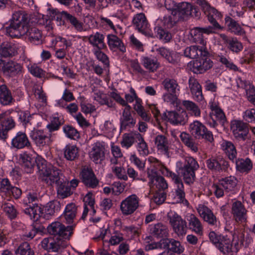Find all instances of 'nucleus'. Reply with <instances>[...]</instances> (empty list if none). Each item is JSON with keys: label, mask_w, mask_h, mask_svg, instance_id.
<instances>
[{"label": "nucleus", "mask_w": 255, "mask_h": 255, "mask_svg": "<svg viewBox=\"0 0 255 255\" xmlns=\"http://www.w3.org/2000/svg\"><path fill=\"white\" fill-rule=\"evenodd\" d=\"M37 167L42 179L47 185L54 186L63 182L64 176L59 169L50 163H47L44 159H39Z\"/></svg>", "instance_id": "nucleus-1"}, {"label": "nucleus", "mask_w": 255, "mask_h": 255, "mask_svg": "<svg viewBox=\"0 0 255 255\" xmlns=\"http://www.w3.org/2000/svg\"><path fill=\"white\" fill-rule=\"evenodd\" d=\"M29 17L27 13L23 11H15L9 21V26L6 27V33L11 37L18 36L28 26Z\"/></svg>", "instance_id": "nucleus-2"}, {"label": "nucleus", "mask_w": 255, "mask_h": 255, "mask_svg": "<svg viewBox=\"0 0 255 255\" xmlns=\"http://www.w3.org/2000/svg\"><path fill=\"white\" fill-rule=\"evenodd\" d=\"M207 16L208 20L212 25L205 27H194L192 29L191 33L194 41L196 43L200 44L203 46L205 45L206 44V42L203 38V34H210L215 33V30L217 29H221L222 28L220 25L217 22L216 19L219 18L218 17L211 16V14H207Z\"/></svg>", "instance_id": "nucleus-3"}, {"label": "nucleus", "mask_w": 255, "mask_h": 255, "mask_svg": "<svg viewBox=\"0 0 255 255\" xmlns=\"http://www.w3.org/2000/svg\"><path fill=\"white\" fill-rule=\"evenodd\" d=\"M162 172L167 177L170 178L175 185L174 199L176 203H180L187 206L188 202L185 199L184 185L181 178L178 174L168 170L166 168L161 166Z\"/></svg>", "instance_id": "nucleus-4"}, {"label": "nucleus", "mask_w": 255, "mask_h": 255, "mask_svg": "<svg viewBox=\"0 0 255 255\" xmlns=\"http://www.w3.org/2000/svg\"><path fill=\"white\" fill-rule=\"evenodd\" d=\"M198 168L199 165L195 159L191 157H186L183 166L179 168V172L186 184H190L194 182L195 171Z\"/></svg>", "instance_id": "nucleus-5"}, {"label": "nucleus", "mask_w": 255, "mask_h": 255, "mask_svg": "<svg viewBox=\"0 0 255 255\" xmlns=\"http://www.w3.org/2000/svg\"><path fill=\"white\" fill-rule=\"evenodd\" d=\"M189 130L191 134L196 139H204L210 142L214 141L212 132L199 121H195L191 123Z\"/></svg>", "instance_id": "nucleus-6"}, {"label": "nucleus", "mask_w": 255, "mask_h": 255, "mask_svg": "<svg viewBox=\"0 0 255 255\" xmlns=\"http://www.w3.org/2000/svg\"><path fill=\"white\" fill-rule=\"evenodd\" d=\"M216 247L224 254L237 253L239 250L238 238L235 233L233 234L232 240L227 235L223 236Z\"/></svg>", "instance_id": "nucleus-7"}, {"label": "nucleus", "mask_w": 255, "mask_h": 255, "mask_svg": "<svg viewBox=\"0 0 255 255\" xmlns=\"http://www.w3.org/2000/svg\"><path fill=\"white\" fill-rule=\"evenodd\" d=\"M169 223L173 231L178 236L185 235L187 232V223L176 212L170 211L167 215Z\"/></svg>", "instance_id": "nucleus-8"}, {"label": "nucleus", "mask_w": 255, "mask_h": 255, "mask_svg": "<svg viewBox=\"0 0 255 255\" xmlns=\"http://www.w3.org/2000/svg\"><path fill=\"white\" fill-rule=\"evenodd\" d=\"M172 13L177 16L181 20L186 19L189 16L198 17L200 12L191 3L187 2H181L177 3L175 10Z\"/></svg>", "instance_id": "nucleus-9"}, {"label": "nucleus", "mask_w": 255, "mask_h": 255, "mask_svg": "<svg viewBox=\"0 0 255 255\" xmlns=\"http://www.w3.org/2000/svg\"><path fill=\"white\" fill-rule=\"evenodd\" d=\"M47 230L49 234L53 235L55 238L68 239L72 234V227H65L64 225L59 222H55L49 225Z\"/></svg>", "instance_id": "nucleus-10"}, {"label": "nucleus", "mask_w": 255, "mask_h": 255, "mask_svg": "<svg viewBox=\"0 0 255 255\" xmlns=\"http://www.w3.org/2000/svg\"><path fill=\"white\" fill-rule=\"evenodd\" d=\"M162 118L173 125H184L188 121V115L185 111L164 112Z\"/></svg>", "instance_id": "nucleus-11"}, {"label": "nucleus", "mask_w": 255, "mask_h": 255, "mask_svg": "<svg viewBox=\"0 0 255 255\" xmlns=\"http://www.w3.org/2000/svg\"><path fill=\"white\" fill-rule=\"evenodd\" d=\"M132 22L133 26L139 32L146 36H152L149 24L144 13H139L135 14L132 18Z\"/></svg>", "instance_id": "nucleus-12"}, {"label": "nucleus", "mask_w": 255, "mask_h": 255, "mask_svg": "<svg viewBox=\"0 0 255 255\" xmlns=\"http://www.w3.org/2000/svg\"><path fill=\"white\" fill-rule=\"evenodd\" d=\"M139 206V198L135 194L127 197L121 203L120 209L124 215L132 214Z\"/></svg>", "instance_id": "nucleus-13"}, {"label": "nucleus", "mask_w": 255, "mask_h": 255, "mask_svg": "<svg viewBox=\"0 0 255 255\" xmlns=\"http://www.w3.org/2000/svg\"><path fill=\"white\" fill-rule=\"evenodd\" d=\"M247 210L241 201L234 202L232 206L231 213L234 220L239 224H244L247 222Z\"/></svg>", "instance_id": "nucleus-14"}, {"label": "nucleus", "mask_w": 255, "mask_h": 255, "mask_svg": "<svg viewBox=\"0 0 255 255\" xmlns=\"http://www.w3.org/2000/svg\"><path fill=\"white\" fill-rule=\"evenodd\" d=\"M30 136L34 143L39 147L49 145L52 141L50 134H48L43 130L35 128L31 130Z\"/></svg>", "instance_id": "nucleus-15"}, {"label": "nucleus", "mask_w": 255, "mask_h": 255, "mask_svg": "<svg viewBox=\"0 0 255 255\" xmlns=\"http://www.w3.org/2000/svg\"><path fill=\"white\" fill-rule=\"evenodd\" d=\"M206 164L209 169L217 172L226 171L229 166L228 161L221 156L211 157L206 160Z\"/></svg>", "instance_id": "nucleus-16"}, {"label": "nucleus", "mask_w": 255, "mask_h": 255, "mask_svg": "<svg viewBox=\"0 0 255 255\" xmlns=\"http://www.w3.org/2000/svg\"><path fill=\"white\" fill-rule=\"evenodd\" d=\"M231 129L236 138L243 140L246 139L249 132L247 124L241 121H233L231 124Z\"/></svg>", "instance_id": "nucleus-17"}, {"label": "nucleus", "mask_w": 255, "mask_h": 255, "mask_svg": "<svg viewBox=\"0 0 255 255\" xmlns=\"http://www.w3.org/2000/svg\"><path fill=\"white\" fill-rule=\"evenodd\" d=\"M82 181L85 185L91 188H96L99 180L91 167L84 166L81 172Z\"/></svg>", "instance_id": "nucleus-18"}, {"label": "nucleus", "mask_w": 255, "mask_h": 255, "mask_svg": "<svg viewBox=\"0 0 255 255\" xmlns=\"http://www.w3.org/2000/svg\"><path fill=\"white\" fill-rule=\"evenodd\" d=\"M131 107L127 105L123 110L122 116L120 119V128L121 130L133 128L136 123L131 114Z\"/></svg>", "instance_id": "nucleus-19"}, {"label": "nucleus", "mask_w": 255, "mask_h": 255, "mask_svg": "<svg viewBox=\"0 0 255 255\" xmlns=\"http://www.w3.org/2000/svg\"><path fill=\"white\" fill-rule=\"evenodd\" d=\"M212 61L207 56H201V58L194 61L192 71L196 74L203 73L213 66Z\"/></svg>", "instance_id": "nucleus-20"}, {"label": "nucleus", "mask_w": 255, "mask_h": 255, "mask_svg": "<svg viewBox=\"0 0 255 255\" xmlns=\"http://www.w3.org/2000/svg\"><path fill=\"white\" fill-rule=\"evenodd\" d=\"M103 142L97 141L95 143L91 151L89 156L91 159L96 164H100L105 159V146Z\"/></svg>", "instance_id": "nucleus-21"}, {"label": "nucleus", "mask_w": 255, "mask_h": 255, "mask_svg": "<svg viewBox=\"0 0 255 255\" xmlns=\"http://www.w3.org/2000/svg\"><path fill=\"white\" fill-rule=\"evenodd\" d=\"M197 210L204 222L211 226L217 225V218L209 208L205 205L200 204L198 206Z\"/></svg>", "instance_id": "nucleus-22"}, {"label": "nucleus", "mask_w": 255, "mask_h": 255, "mask_svg": "<svg viewBox=\"0 0 255 255\" xmlns=\"http://www.w3.org/2000/svg\"><path fill=\"white\" fill-rule=\"evenodd\" d=\"M224 44L227 49L235 53H239L243 49V45L236 37H228L224 34H220Z\"/></svg>", "instance_id": "nucleus-23"}, {"label": "nucleus", "mask_w": 255, "mask_h": 255, "mask_svg": "<svg viewBox=\"0 0 255 255\" xmlns=\"http://www.w3.org/2000/svg\"><path fill=\"white\" fill-rule=\"evenodd\" d=\"M148 229L150 234L158 239L166 238L169 235L168 227L161 222L149 225Z\"/></svg>", "instance_id": "nucleus-24"}, {"label": "nucleus", "mask_w": 255, "mask_h": 255, "mask_svg": "<svg viewBox=\"0 0 255 255\" xmlns=\"http://www.w3.org/2000/svg\"><path fill=\"white\" fill-rule=\"evenodd\" d=\"M41 158H38L36 160L31 155L24 152L19 155V162L24 171L27 173H32L34 170L35 164H37V161Z\"/></svg>", "instance_id": "nucleus-25"}, {"label": "nucleus", "mask_w": 255, "mask_h": 255, "mask_svg": "<svg viewBox=\"0 0 255 255\" xmlns=\"http://www.w3.org/2000/svg\"><path fill=\"white\" fill-rule=\"evenodd\" d=\"M22 69V67L20 64L10 60L3 63L1 71L6 76L12 77L19 74Z\"/></svg>", "instance_id": "nucleus-26"}, {"label": "nucleus", "mask_w": 255, "mask_h": 255, "mask_svg": "<svg viewBox=\"0 0 255 255\" xmlns=\"http://www.w3.org/2000/svg\"><path fill=\"white\" fill-rule=\"evenodd\" d=\"M19 34L26 35L30 42L33 44H38L41 43L42 32L35 27H30L27 26L25 29H22Z\"/></svg>", "instance_id": "nucleus-27"}, {"label": "nucleus", "mask_w": 255, "mask_h": 255, "mask_svg": "<svg viewBox=\"0 0 255 255\" xmlns=\"http://www.w3.org/2000/svg\"><path fill=\"white\" fill-rule=\"evenodd\" d=\"M188 83L189 88L193 98L198 102L203 101L204 97L202 94V87L197 80L194 77H191L188 80Z\"/></svg>", "instance_id": "nucleus-28"}, {"label": "nucleus", "mask_w": 255, "mask_h": 255, "mask_svg": "<svg viewBox=\"0 0 255 255\" xmlns=\"http://www.w3.org/2000/svg\"><path fill=\"white\" fill-rule=\"evenodd\" d=\"M11 147L17 149L28 147L31 144L25 133L18 132L11 140Z\"/></svg>", "instance_id": "nucleus-29"}, {"label": "nucleus", "mask_w": 255, "mask_h": 255, "mask_svg": "<svg viewBox=\"0 0 255 255\" xmlns=\"http://www.w3.org/2000/svg\"><path fill=\"white\" fill-rule=\"evenodd\" d=\"M60 203L57 201H53L49 202L46 204L44 210L41 208V214L40 218H42L45 220L50 219L53 216L55 212L60 210Z\"/></svg>", "instance_id": "nucleus-30"}, {"label": "nucleus", "mask_w": 255, "mask_h": 255, "mask_svg": "<svg viewBox=\"0 0 255 255\" xmlns=\"http://www.w3.org/2000/svg\"><path fill=\"white\" fill-rule=\"evenodd\" d=\"M155 145L160 153L169 156V142L165 135L158 134L154 139Z\"/></svg>", "instance_id": "nucleus-31"}, {"label": "nucleus", "mask_w": 255, "mask_h": 255, "mask_svg": "<svg viewBox=\"0 0 255 255\" xmlns=\"http://www.w3.org/2000/svg\"><path fill=\"white\" fill-rule=\"evenodd\" d=\"M148 174L149 186L152 188H156L159 190H164L168 188V184L165 179L161 176L157 175L156 173L152 175Z\"/></svg>", "instance_id": "nucleus-32"}, {"label": "nucleus", "mask_w": 255, "mask_h": 255, "mask_svg": "<svg viewBox=\"0 0 255 255\" xmlns=\"http://www.w3.org/2000/svg\"><path fill=\"white\" fill-rule=\"evenodd\" d=\"M93 98L100 105H106L108 108L112 110H115L116 108V103L102 91H95L94 94Z\"/></svg>", "instance_id": "nucleus-33"}, {"label": "nucleus", "mask_w": 255, "mask_h": 255, "mask_svg": "<svg viewBox=\"0 0 255 255\" xmlns=\"http://www.w3.org/2000/svg\"><path fill=\"white\" fill-rule=\"evenodd\" d=\"M14 101L11 91L4 84L0 85V104L3 106H10Z\"/></svg>", "instance_id": "nucleus-34"}, {"label": "nucleus", "mask_w": 255, "mask_h": 255, "mask_svg": "<svg viewBox=\"0 0 255 255\" xmlns=\"http://www.w3.org/2000/svg\"><path fill=\"white\" fill-rule=\"evenodd\" d=\"M17 53L16 45L11 42L5 41L0 44V55L3 57H12Z\"/></svg>", "instance_id": "nucleus-35"}, {"label": "nucleus", "mask_w": 255, "mask_h": 255, "mask_svg": "<svg viewBox=\"0 0 255 255\" xmlns=\"http://www.w3.org/2000/svg\"><path fill=\"white\" fill-rule=\"evenodd\" d=\"M199 48L196 46H191L186 48L184 51L185 56L191 59L197 58L199 56H207L208 54V51L204 48L205 45Z\"/></svg>", "instance_id": "nucleus-36"}, {"label": "nucleus", "mask_w": 255, "mask_h": 255, "mask_svg": "<svg viewBox=\"0 0 255 255\" xmlns=\"http://www.w3.org/2000/svg\"><path fill=\"white\" fill-rule=\"evenodd\" d=\"M225 24L231 32L237 35H243L245 31L241 26L233 18L229 16L225 18Z\"/></svg>", "instance_id": "nucleus-37"}, {"label": "nucleus", "mask_w": 255, "mask_h": 255, "mask_svg": "<svg viewBox=\"0 0 255 255\" xmlns=\"http://www.w3.org/2000/svg\"><path fill=\"white\" fill-rule=\"evenodd\" d=\"M221 148L229 159L234 162L237 158V152L234 144L230 141L223 140L221 144Z\"/></svg>", "instance_id": "nucleus-38"}, {"label": "nucleus", "mask_w": 255, "mask_h": 255, "mask_svg": "<svg viewBox=\"0 0 255 255\" xmlns=\"http://www.w3.org/2000/svg\"><path fill=\"white\" fill-rule=\"evenodd\" d=\"M0 123L2 129L6 131L12 129L15 126L14 120L10 116L8 111L2 112L1 113Z\"/></svg>", "instance_id": "nucleus-39"}, {"label": "nucleus", "mask_w": 255, "mask_h": 255, "mask_svg": "<svg viewBox=\"0 0 255 255\" xmlns=\"http://www.w3.org/2000/svg\"><path fill=\"white\" fill-rule=\"evenodd\" d=\"M88 39L94 48L103 49L106 46L104 43V36L100 32H97L89 35Z\"/></svg>", "instance_id": "nucleus-40"}, {"label": "nucleus", "mask_w": 255, "mask_h": 255, "mask_svg": "<svg viewBox=\"0 0 255 255\" xmlns=\"http://www.w3.org/2000/svg\"><path fill=\"white\" fill-rule=\"evenodd\" d=\"M190 229L196 233L201 236L203 234V227L200 220L194 214H190L188 219Z\"/></svg>", "instance_id": "nucleus-41"}, {"label": "nucleus", "mask_w": 255, "mask_h": 255, "mask_svg": "<svg viewBox=\"0 0 255 255\" xmlns=\"http://www.w3.org/2000/svg\"><path fill=\"white\" fill-rule=\"evenodd\" d=\"M161 84L167 92L178 94L180 91V87L177 81L174 79L166 78L162 82Z\"/></svg>", "instance_id": "nucleus-42"}, {"label": "nucleus", "mask_w": 255, "mask_h": 255, "mask_svg": "<svg viewBox=\"0 0 255 255\" xmlns=\"http://www.w3.org/2000/svg\"><path fill=\"white\" fill-rule=\"evenodd\" d=\"M23 211L33 221H37L40 218L41 207L36 204H32V206L25 205Z\"/></svg>", "instance_id": "nucleus-43"}, {"label": "nucleus", "mask_w": 255, "mask_h": 255, "mask_svg": "<svg viewBox=\"0 0 255 255\" xmlns=\"http://www.w3.org/2000/svg\"><path fill=\"white\" fill-rule=\"evenodd\" d=\"M237 170L242 173H248L253 168V163L249 158H239L234 160Z\"/></svg>", "instance_id": "nucleus-44"}, {"label": "nucleus", "mask_w": 255, "mask_h": 255, "mask_svg": "<svg viewBox=\"0 0 255 255\" xmlns=\"http://www.w3.org/2000/svg\"><path fill=\"white\" fill-rule=\"evenodd\" d=\"M108 44L111 50L119 49L121 51H126V47L120 38L114 34L108 35Z\"/></svg>", "instance_id": "nucleus-45"}, {"label": "nucleus", "mask_w": 255, "mask_h": 255, "mask_svg": "<svg viewBox=\"0 0 255 255\" xmlns=\"http://www.w3.org/2000/svg\"><path fill=\"white\" fill-rule=\"evenodd\" d=\"M135 139L137 142L136 148L140 155L145 156L149 154L148 145L142 135L138 132L135 133Z\"/></svg>", "instance_id": "nucleus-46"}, {"label": "nucleus", "mask_w": 255, "mask_h": 255, "mask_svg": "<svg viewBox=\"0 0 255 255\" xmlns=\"http://www.w3.org/2000/svg\"><path fill=\"white\" fill-rule=\"evenodd\" d=\"M141 64L149 72H153L157 69L159 63L154 58L143 56L141 59Z\"/></svg>", "instance_id": "nucleus-47"}, {"label": "nucleus", "mask_w": 255, "mask_h": 255, "mask_svg": "<svg viewBox=\"0 0 255 255\" xmlns=\"http://www.w3.org/2000/svg\"><path fill=\"white\" fill-rule=\"evenodd\" d=\"M77 212V208L75 204L70 203L67 205L63 213V217L66 222L71 224L73 222Z\"/></svg>", "instance_id": "nucleus-48"}, {"label": "nucleus", "mask_w": 255, "mask_h": 255, "mask_svg": "<svg viewBox=\"0 0 255 255\" xmlns=\"http://www.w3.org/2000/svg\"><path fill=\"white\" fill-rule=\"evenodd\" d=\"M222 186H223L225 192L233 191L238 182L237 178L233 176H230L221 179L219 181Z\"/></svg>", "instance_id": "nucleus-49"}, {"label": "nucleus", "mask_w": 255, "mask_h": 255, "mask_svg": "<svg viewBox=\"0 0 255 255\" xmlns=\"http://www.w3.org/2000/svg\"><path fill=\"white\" fill-rule=\"evenodd\" d=\"M55 186L57 187V193L59 197L64 199L69 196L73 193V191L69 185L68 182L64 180L63 179V182L60 184H56Z\"/></svg>", "instance_id": "nucleus-50"}, {"label": "nucleus", "mask_w": 255, "mask_h": 255, "mask_svg": "<svg viewBox=\"0 0 255 255\" xmlns=\"http://www.w3.org/2000/svg\"><path fill=\"white\" fill-rule=\"evenodd\" d=\"M61 15L73 25L76 30L80 32L83 31V23L78 20L75 16L65 11H62L61 12Z\"/></svg>", "instance_id": "nucleus-51"}, {"label": "nucleus", "mask_w": 255, "mask_h": 255, "mask_svg": "<svg viewBox=\"0 0 255 255\" xmlns=\"http://www.w3.org/2000/svg\"><path fill=\"white\" fill-rule=\"evenodd\" d=\"M64 154L67 160H74L78 156V149L75 145H67L64 149Z\"/></svg>", "instance_id": "nucleus-52"}, {"label": "nucleus", "mask_w": 255, "mask_h": 255, "mask_svg": "<svg viewBox=\"0 0 255 255\" xmlns=\"http://www.w3.org/2000/svg\"><path fill=\"white\" fill-rule=\"evenodd\" d=\"M154 32L156 37L165 43L169 42L172 38L171 33L160 26L155 27Z\"/></svg>", "instance_id": "nucleus-53"}, {"label": "nucleus", "mask_w": 255, "mask_h": 255, "mask_svg": "<svg viewBox=\"0 0 255 255\" xmlns=\"http://www.w3.org/2000/svg\"><path fill=\"white\" fill-rule=\"evenodd\" d=\"M182 105L187 111L195 117H199L201 111L198 106L193 102L189 100H184L182 102Z\"/></svg>", "instance_id": "nucleus-54"}, {"label": "nucleus", "mask_w": 255, "mask_h": 255, "mask_svg": "<svg viewBox=\"0 0 255 255\" xmlns=\"http://www.w3.org/2000/svg\"><path fill=\"white\" fill-rule=\"evenodd\" d=\"M36 16V22L38 24L44 26L47 31L52 29V20L48 15L38 14Z\"/></svg>", "instance_id": "nucleus-55"}, {"label": "nucleus", "mask_w": 255, "mask_h": 255, "mask_svg": "<svg viewBox=\"0 0 255 255\" xmlns=\"http://www.w3.org/2000/svg\"><path fill=\"white\" fill-rule=\"evenodd\" d=\"M212 114L215 117L217 120L223 125L226 122V118L223 110L217 106H211Z\"/></svg>", "instance_id": "nucleus-56"}, {"label": "nucleus", "mask_w": 255, "mask_h": 255, "mask_svg": "<svg viewBox=\"0 0 255 255\" xmlns=\"http://www.w3.org/2000/svg\"><path fill=\"white\" fill-rule=\"evenodd\" d=\"M137 131L131 133H125L123 135V140L121 141L122 146L128 148L131 146L135 139V133Z\"/></svg>", "instance_id": "nucleus-57"}, {"label": "nucleus", "mask_w": 255, "mask_h": 255, "mask_svg": "<svg viewBox=\"0 0 255 255\" xmlns=\"http://www.w3.org/2000/svg\"><path fill=\"white\" fill-rule=\"evenodd\" d=\"M16 255H34V252L27 242H23L16 250Z\"/></svg>", "instance_id": "nucleus-58"}, {"label": "nucleus", "mask_w": 255, "mask_h": 255, "mask_svg": "<svg viewBox=\"0 0 255 255\" xmlns=\"http://www.w3.org/2000/svg\"><path fill=\"white\" fill-rule=\"evenodd\" d=\"M63 239L62 238L57 239V238H55L51 240L52 245L50 246V251L58 252L61 249L64 248L65 247V243Z\"/></svg>", "instance_id": "nucleus-59"}, {"label": "nucleus", "mask_w": 255, "mask_h": 255, "mask_svg": "<svg viewBox=\"0 0 255 255\" xmlns=\"http://www.w3.org/2000/svg\"><path fill=\"white\" fill-rule=\"evenodd\" d=\"M63 129L68 138L76 139L80 137V134L77 130L71 126L65 125L63 127Z\"/></svg>", "instance_id": "nucleus-60"}, {"label": "nucleus", "mask_w": 255, "mask_h": 255, "mask_svg": "<svg viewBox=\"0 0 255 255\" xmlns=\"http://www.w3.org/2000/svg\"><path fill=\"white\" fill-rule=\"evenodd\" d=\"M1 207L10 219H13L16 218L17 211L14 206L10 203H4L2 204Z\"/></svg>", "instance_id": "nucleus-61"}, {"label": "nucleus", "mask_w": 255, "mask_h": 255, "mask_svg": "<svg viewBox=\"0 0 255 255\" xmlns=\"http://www.w3.org/2000/svg\"><path fill=\"white\" fill-rule=\"evenodd\" d=\"M169 250L173 253L180 254L184 252V248L179 241L172 239Z\"/></svg>", "instance_id": "nucleus-62"}, {"label": "nucleus", "mask_w": 255, "mask_h": 255, "mask_svg": "<svg viewBox=\"0 0 255 255\" xmlns=\"http://www.w3.org/2000/svg\"><path fill=\"white\" fill-rule=\"evenodd\" d=\"M30 73L35 77L41 78L45 75L44 71L36 64H32L28 66Z\"/></svg>", "instance_id": "nucleus-63"}, {"label": "nucleus", "mask_w": 255, "mask_h": 255, "mask_svg": "<svg viewBox=\"0 0 255 255\" xmlns=\"http://www.w3.org/2000/svg\"><path fill=\"white\" fill-rule=\"evenodd\" d=\"M181 20L174 13H172L164 18V22L168 28L172 27L178 21Z\"/></svg>", "instance_id": "nucleus-64"}]
</instances>
